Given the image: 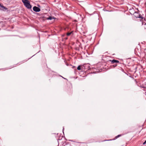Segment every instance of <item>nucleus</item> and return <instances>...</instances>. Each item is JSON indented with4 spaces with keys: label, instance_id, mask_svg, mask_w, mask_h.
Here are the masks:
<instances>
[{
    "label": "nucleus",
    "instance_id": "1",
    "mask_svg": "<svg viewBox=\"0 0 146 146\" xmlns=\"http://www.w3.org/2000/svg\"><path fill=\"white\" fill-rule=\"evenodd\" d=\"M24 6L28 9H31L32 6L30 4V2L28 0H22Z\"/></svg>",
    "mask_w": 146,
    "mask_h": 146
},
{
    "label": "nucleus",
    "instance_id": "2",
    "mask_svg": "<svg viewBox=\"0 0 146 146\" xmlns=\"http://www.w3.org/2000/svg\"><path fill=\"white\" fill-rule=\"evenodd\" d=\"M133 15L135 17L137 18H141L142 19H143V18L142 17V16L140 14L137 12H135Z\"/></svg>",
    "mask_w": 146,
    "mask_h": 146
},
{
    "label": "nucleus",
    "instance_id": "3",
    "mask_svg": "<svg viewBox=\"0 0 146 146\" xmlns=\"http://www.w3.org/2000/svg\"><path fill=\"white\" fill-rule=\"evenodd\" d=\"M119 61L117 60H115L114 59H113L112 60H108L107 61V63H119Z\"/></svg>",
    "mask_w": 146,
    "mask_h": 146
},
{
    "label": "nucleus",
    "instance_id": "4",
    "mask_svg": "<svg viewBox=\"0 0 146 146\" xmlns=\"http://www.w3.org/2000/svg\"><path fill=\"white\" fill-rule=\"evenodd\" d=\"M33 10L34 11L36 12H39L40 11V8L36 6H35L33 7Z\"/></svg>",
    "mask_w": 146,
    "mask_h": 146
},
{
    "label": "nucleus",
    "instance_id": "5",
    "mask_svg": "<svg viewBox=\"0 0 146 146\" xmlns=\"http://www.w3.org/2000/svg\"><path fill=\"white\" fill-rule=\"evenodd\" d=\"M0 9L2 10L5 11L7 10V8L6 7L3 6V5H2L0 3Z\"/></svg>",
    "mask_w": 146,
    "mask_h": 146
},
{
    "label": "nucleus",
    "instance_id": "6",
    "mask_svg": "<svg viewBox=\"0 0 146 146\" xmlns=\"http://www.w3.org/2000/svg\"><path fill=\"white\" fill-rule=\"evenodd\" d=\"M129 13L131 15H133L136 12L135 11L134 9L133 8L129 9Z\"/></svg>",
    "mask_w": 146,
    "mask_h": 146
},
{
    "label": "nucleus",
    "instance_id": "7",
    "mask_svg": "<svg viewBox=\"0 0 146 146\" xmlns=\"http://www.w3.org/2000/svg\"><path fill=\"white\" fill-rule=\"evenodd\" d=\"M86 64H83V66H82V65H79V66H78L77 67V69L78 70H80L81 69V68H82V69H83V67H85V65H86Z\"/></svg>",
    "mask_w": 146,
    "mask_h": 146
},
{
    "label": "nucleus",
    "instance_id": "8",
    "mask_svg": "<svg viewBox=\"0 0 146 146\" xmlns=\"http://www.w3.org/2000/svg\"><path fill=\"white\" fill-rule=\"evenodd\" d=\"M121 136V135H117V136L115 137H114V139L112 140H115V139H116L117 138H118L119 137Z\"/></svg>",
    "mask_w": 146,
    "mask_h": 146
},
{
    "label": "nucleus",
    "instance_id": "9",
    "mask_svg": "<svg viewBox=\"0 0 146 146\" xmlns=\"http://www.w3.org/2000/svg\"><path fill=\"white\" fill-rule=\"evenodd\" d=\"M121 136V135H117V136L115 137H114V139L112 140H115V139H116L117 138H118L119 137Z\"/></svg>",
    "mask_w": 146,
    "mask_h": 146
},
{
    "label": "nucleus",
    "instance_id": "10",
    "mask_svg": "<svg viewBox=\"0 0 146 146\" xmlns=\"http://www.w3.org/2000/svg\"><path fill=\"white\" fill-rule=\"evenodd\" d=\"M139 87L141 88H146V85L145 86V85H140Z\"/></svg>",
    "mask_w": 146,
    "mask_h": 146
},
{
    "label": "nucleus",
    "instance_id": "11",
    "mask_svg": "<svg viewBox=\"0 0 146 146\" xmlns=\"http://www.w3.org/2000/svg\"><path fill=\"white\" fill-rule=\"evenodd\" d=\"M72 33V32H68V33H67L66 34V35L67 36H69Z\"/></svg>",
    "mask_w": 146,
    "mask_h": 146
},
{
    "label": "nucleus",
    "instance_id": "12",
    "mask_svg": "<svg viewBox=\"0 0 146 146\" xmlns=\"http://www.w3.org/2000/svg\"><path fill=\"white\" fill-rule=\"evenodd\" d=\"M52 19V18L51 17H48L47 18L48 20H51Z\"/></svg>",
    "mask_w": 146,
    "mask_h": 146
},
{
    "label": "nucleus",
    "instance_id": "13",
    "mask_svg": "<svg viewBox=\"0 0 146 146\" xmlns=\"http://www.w3.org/2000/svg\"><path fill=\"white\" fill-rule=\"evenodd\" d=\"M138 65V66H140L142 68H143L142 66L141 65V64H139Z\"/></svg>",
    "mask_w": 146,
    "mask_h": 146
},
{
    "label": "nucleus",
    "instance_id": "14",
    "mask_svg": "<svg viewBox=\"0 0 146 146\" xmlns=\"http://www.w3.org/2000/svg\"><path fill=\"white\" fill-rule=\"evenodd\" d=\"M146 143V140L143 143V144L145 145Z\"/></svg>",
    "mask_w": 146,
    "mask_h": 146
},
{
    "label": "nucleus",
    "instance_id": "15",
    "mask_svg": "<svg viewBox=\"0 0 146 146\" xmlns=\"http://www.w3.org/2000/svg\"><path fill=\"white\" fill-rule=\"evenodd\" d=\"M143 25H146V23H143Z\"/></svg>",
    "mask_w": 146,
    "mask_h": 146
},
{
    "label": "nucleus",
    "instance_id": "16",
    "mask_svg": "<svg viewBox=\"0 0 146 146\" xmlns=\"http://www.w3.org/2000/svg\"><path fill=\"white\" fill-rule=\"evenodd\" d=\"M90 69V66H88V69L89 70Z\"/></svg>",
    "mask_w": 146,
    "mask_h": 146
},
{
    "label": "nucleus",
    "instance_id": "17",
    "mask_svg": "<svg viewBox=\"0 0 146 146\" xmlns=\"http://www.w3.org/2000/svg\"><path fill=\"white\" fill-rule=\"evenodd\" d=\"M116 66H117L116 65H115V66H113V67L114 68V67H115Z\"/></svg>",
    "mask_w": 146,
    "mask_h": 146
},
{
    "label": "nucleus",
    "instance_id": "18",
    "mask_svg": "<svg viewBox=\"0 0 146 146\" xmlns=\"http://www.w3.org/2000/svg\"><path fill=\"white\" fill-rule=\"evenodd\" d=\"M120 64H124V63H120Z\"/></svg>",
    "mask_w": 146,
    "mask_h": 146
},
{
    "label": "nucleus",
    "instance_id": "19",
    "mask_svg": "<svg viewBox=\"0 0 146 146\" xmlns=\"http://www.w3.org/2000/svg\"><path fill=\"white\" fill-rule=\"evenodd\" d=\"M73 68H75V66H73Z\"/></svg>",
    "mask_w": 146,
    "mask_h": 146
},
{
    "label": "nucleus",
    "instance_id": "20",
    "mask_svg": "<svg viewBox=\"0 0 146 146\" xmlns=\"http://www.w3.org/2000/svg\"><path fill=\"white\" fill-rule=\"evenodd\" d=\"M87 64H89V63H87Z\"/></svg>",
    "mask_w": 146,
    "mask_h": 146
},
{
    "label": "nucleus",
    "instance_id": "21",
    "mask_svg": "<svg viewBox=\"0 0 146 146\" xmlns=\"http://www.w3.org/2000/svg\"><path fill=\"white\" fill-rule=\"evenodd\" d=\"M66 65H68L69 64H66Z\"/></svg>",
    "mask_w": 146,
    "mask_h": 146
}]
</instances>
